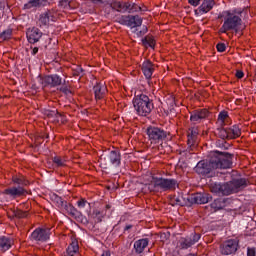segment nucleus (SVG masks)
Segmentation results:
<instances>
[{
	"label": "nucleus",
	"instance_id": "f257e3e1",
	"mask_svg": "<svg viewBox=\"0 0 256 256\" xmlns=\"http://www.w3.org/2000/svg\"><path fill=\"white\" fill-rule=\"evenodd\" d=\"M233 166V154L227 152H212L209 160H201L197 163L195 171L198 175L213 177L216 169H231Z\"/></svg>",
	"mask_w": 256,
	"mask_h": 256
},
{
	"label": "nucleus",
	"instance_id": "f03ea898",
	"mask_svg": "<svg viewBox=\"0 0 256 256\" xmlns=\"http://www.w3.org/2000/svg\"><path fill=\"white\" fill-rule=\"evenodd\" d=\"M241 11L239 12H231L224 11L220 15L222 19H224V23L220 28L221 33H227V31H235L239 33L245 29V25H243V20L241 19Z\"/></svg>",
	"mask_w": 256,
	"mask_h": 256
},
{
	"label": "nucleus",
	"instance_id": "7ed1b4c3",
	"mask_svg": "<svg viewBox=\"0 0 256 256\" xmlns=\"http://www.w3.org/2000/svg\"><path fill=\"white\" fill-rule=\"evenodd\" d=\"M247 186V180L245 178L234 179L224 184H212L211 191L216 195H231L237 193L241 189H245Z\"/></svg>",
	"mask_w": 256,
	"mask_h": 256
},
{
	"label": "nucleus",
	"instance_id": "20e7f679",
	"mask_svg": "<svg viewBox=\"0 0 256 256\" xmlns=\"http://www.w3.org/2000/svg\"><path fill=\"white\" fill-rule=\"evenodd\" d=\"M133 106L137 114L141 117H147L154 109L153 100H150L149 96L145 94H135Z\"/></svg>",
	"mask_w": 256,
	"mask_h": 256
},
{
	"label": "nucleus",
	"instance_id": "39448f33",
	"mask_svg": "<svg viewBox=\"0 0 256 256\" xmlns=\"http://www.w3.org/2000/svg\"><path fill=\"white\" fill-rule=\"evenodd\" d=\"M177 187L175 179L153 178L148 184L149 191H171Z\"/></svg>",
	"mask_w": 256,
	"mask_h": 256
},
{
	"label": "nucleus",
	"instance_id": "423d86ee",
	"mask_svg": "<svg viewBox=\"0 0 256 256\" xmlns=\"http://www.w3.org/2000/svg\"><path fill=\"white\" fill-rule=\"evenodd\" d=\"M100 161L104 169H107V165L119 167V165H121V154L119 153V151L112 150L109 152L108 155H101Z\"/></svg>",
	"mask_w": 256,
	"mask_h": 256
},
{
	"label": "nucleus",
	"instance_id": "0eeeda50",
	"mask_svg": "<svg viewBox=\"0 0 256 256\" xmlns=\"http://www.w3.org/2000/svg\"><path fill=\"white\" fill-rule=\"evenodd\" d=\"M147 135L151 143L157 144V143H163V141L167 139V135H169V133H167V131L161 128L149 127L147 129Z\"/></svg>",
	"mask_w": 256,
	"mask_h": 256
},
{
	"label": "nucleus",
	"instance_id": "6e6552de",
	"mask_svg": "<svg viewBox=\"0 0 256 256\" xmlns=\"http://www.w3.org/2000/svg\"><path fill=\"white\" fill-rule=\"evenodd\" d=\"M237 249H239V240L237 239L228 240L220 247L222 255H233V253H237Z\"/></svg>",
	"mask_w": 256,
	"mask_h": 256
},
{
	"label": "nucleus",
	"instance_id": "1a4fd4ad",
	"mask_svg": "<svg viewBox=\"0 0 256 256\" xmlns=\"http://www.w3.org/2000/svg\"><path fill=\"white\" fill-rule=\"evenodd\" d=\"M120 25H127V27H141L143 19L139 16H121L118 20Z\"/></svg>",
	"mask_w": 256,
	"mask_h": 256
},
{
	"label": "nucleus",
	"instance_id": "9d476101",
	"mask_svg": "<svg viewBox=\"0 0 256 256\" xmlns=\"http://www.w3.org/2000/svg\"><path fill=\"white\" fill-rule=\"evenodd\" d=\"M209 199H211L209 194L196 193V194L188 195L189 207L195 204L205 205V203H209Z\"/></svg>",
	"mask_w": 256,
	"mask_h": 256
},
{
	"label": "nucleus",
	"instance_id": "9b49d317",
	"mask_svg": "<svg viewBox=\"0 0 256 256\" xmlns=\"http://www.w3.org/2000/svg\"><path fill=\"white\" fill-rule=\"evenodd\" d=\"M49 237H51V230L49 228H37L31 234V239L34 241H48Z\"/></svg>",
	"mask_w": 256,
	"mask_h": 256
},
{
	"label": "nucleus",
	"instance_id": "f8f14e48",
	"mask_svg": "<svg viewBox=\"0 0 256 256\" xmlns=\"http://www.w3.org/2000/svg\"><path fill=\"white\" fill-rule=\"evenodd\" d=\"M62 84L63 79H61L57 74L48 75L42 79L43 87H59V85Z\"/></svg>",
	"mask_w": 256,
	"mask_h": 256
},
{
	"label": "nucleus",
	"instance_id": "ddd939ff",
	"mask_svg": "<svg viewBox=\"0 0 256 256\" xmlns=\"http://www.w3.org/2000/svg\"><path fill=\"white\" fill-rule=\"evenodd\" d=\"M199 239H201V234H194L190 237L181 238L179 240V247L180 249H189V247H193Z\"/></svg>",
	"mask_w": 256,
	"mask_h": 256
},
{
	"label": "nucleus",
	"instance_id": "4468645a",
	"mask_svg": "<svg viewBox=\"0 0 256 256\" xmlns=\"http://www.w3.org/2000/svg\"><path fill=\"white\" fill-rule=\"evenodd\" d=\"M213 7H215L214 0H204L203 3L194 11V13L197 15V17H199L201 15H205V13H209Z\"/></svg>",
	"mask_w": 256,
	"mask_h": 256
},
{
	"label": "nucleus",
	"instance_id": "2eb2a0df",
	"mask_svg": "<svg viewBox=\"0 0 256 256\" xmlns=\"http://www.w3.org/2000/svg\"><path fill=\"white\" fill-rule=\"evenodd\" d=\"M25 193H27V190H25L23 186L10 187L3 191L4 195H9V197H12V199H17V197H23Z\"/></svg>",
	"mask_w": 256,
	"mask_h": 256
},
{
	"label": "nucleus",
	"instance_id": "dca6fc26",
	"mask_svg": "<svg viewBox=\"0 0 256 256\" xmlns=\"http://www.w3.org/2000/svg\"><path fill=\"white\" fill-rule=\"evenodd\" d=\"M94 95L96 101H99L105 97L107 93V85H105V82L101 81L96 83V85L93 87Z\"/></svg>",
	"mask_w": 256,
	"mask_h": 256
},
{
	"label": "nucleus",
	"instance_id": "f3484780",
	"mask_svg": "<svg viewBox=\"0 0 256 256\" xmlns=\"http://www.w3.org/2000/svg\"><path fill=\"white\" fill-rule=\"evenodd\" d=\"M141 69L146 79H151V77H153V73L155 72V64L151 62V60H146L142 63Z\"/></svg>",
	"mask_w": 256,
	"mask_h": 256
},
{
	"label": "nucleus",
	"instance_id": "a211bd4d",
	"mask_svg": "<svg viewBox=\"0 0 256 256\" xmlns=\"http://www.w3.org/2000/svg\"><path fill=\"white\" fill-rule=\"evenodd\" d=\"M26 35L29 43H37L39 39H41L43 33L39 28H29Z\"/></svg>",
	"mask_w": 256,
	"mask_h": 256
},
{
	"label": "nucleus",
	"instance_id": "6ab92c4d",
	"mask_svg": "<svg viewBox=\"0 0 256 256\" xmlns=\"http://www.w3.org/2000/svg\"><path fill=\"white\" fill-rule=\"evenodd\" d=\"M208 115H209V111H207V109L195 110L191 114L190 120L192 121V123H200L201 120L206 119Z\"/></svg>",
	"mask_w": 256,
	"mask_h": 256
},
{
	"label": "nucleus",
	"instance_id": "aec40b11",
	"mask_svg": "<svg viewBox=\"0 0 256 256\" xmlns=\"http://www.w3.org/2000/svg\"><path fill=\"white\" fill-rule=\"evenodd\" d=\"M230 203L231 200L229 198H218L211 203V208L214 211H221V209H225Z\"/></svg>",
	"mask_w": 256,
	"mask_h": 256
},
{
	"label": "nucleus",
	"instance_id": "412c9836",
	"mask_svg": "<svg viewBox=\"0 0 256 256\" xmlns=\"http://www.w3.org/2000/svg\"><path fill=\"white\" fill-rule=\"evenodd\" d=\"M45 117H48V119H52L54 123H59V121L63 122V116L57 111V109L44 110Z\"/></svg>",
	"mask_w": 256,
	"mask_h": 256
},
{
	"label": "nucleus",
	"instance_id": "4be33fe9",
	"mask_svg": "<svg viewBox=\"0 0 256 256\" xmlns=\"http://www.w3.org/2000/svg\"><path fill=\"white\" fill-rule=\"evenodd\" d=\"M173 205H179L180 207H189V195L186 196H174L172 198Z\"/></svg>",
	"mask_w": 256,
	"mask_h": 256
},
{
	"label": "nucleus",
	"instance_id": "5701e85b",
	"mask_svg": "<svg viewBox=\"0 0 256 256\" xmlns=\"http://www.w3.org/2000/svg\"><path fill=\"white\" fill-rule=\"evenodd\" d=\"M147 245H149V239L143 238V239L137 240L134 243V249H135L136 253H143V251H145V248L147 247Z\"/></svg>",
	"mask_w": 256,
	"mask_h": 256
},
{
	"label": "nucleus",
	"instance_id": "b1692460",
	"mask_svg": "<svg viewBox=\"0 0 256 256\" xmlns=\"http://www.w3.org/2000/svg\"><path fill=\"white\" fill-rule=\"evenodd\" d=\"M111 7L119 13H127V2L114 1L111 3Z\"/></svg>",
	"mask_w": 256,
	"mask_h": 256
},
{
	"label": "nucleus",
	"instance_id": "393cba45",
	"mask_svg": "<svg viewBox=\"0 0 256 256\" xmlns=\"http://www.w3.org/2000/svg\"><path fill=\"white\" fill-rule=\"evenodd\" d=\"M228 129V139H237V137H241V129L238 128L237 125H234Z\"/></svg>",
	"mask_w": 256,
	"mask_h": 256
},
{
	"label": "nucleus",
	"instance_id": "a878e982",
	"mask_svg": "<svg viewBox=\"0 0 256 256\" xmlns=\"http://www.w3.org/2000/svg\"><path fill=\"white\" fill-rule=\"evenodd\" d=\"M47 3H49V0H29L24 7L25 9H32V7H41V5H47Z\"/></svg>",
	"mask_w": 256,
	"mask_h": 256
},
{
	"label": "nucleus",
	"instance_id": "bb28decb",
	"mask_svg": "<svg viewBox=\"0 0 256 256\" xmlns=\"http://www.w3.org/2000/svg\"><path fill=\"white\" fill-rule=\"evenodd\" d=\"M64 211L68 213L71 217H79L81 215V212H79L73 205L66 203L64 206Z\"/></svg>",
	"mask_w": 256,
	"mask_h": 256
},
{
	"label": "nucleus",
	"instance_id": "cd10ccee",
	"mask_svg": "<svg viewBox=\"0 0 256 256\" xmlns=\"http://www.w3.org/2000/svg\"><path fill=\"white\" fill-rule=\"evenodd\" d=\"M79 251V244L77 241H72V243L68 246L66 253L67 256H75L77 255V252Z\"/></svg>",
	"mask_w": 256,
	"mask_h": 256
},
{
	"label": "nucleus",
	"instance_id": "c85d7f7f",
	"mask_svg": "<svg viewBox=\"0 0 256 256\" xmlns=\"http://www.w3.org/2000/svg\"><path fill=\"white\" fill-rule=\"evenodd\" d=\"M11 240L9 238L6 237H1L0 238V251H9V249H11Z\"/></svg>",
	"mask_w": 256,
	"mask_h": 256
},
{
	"label": "nucleus",
	"instance_id": "c756f323",
	"mask_svg": "<svg viewBox=\"0 0 256 256\" xmlns=\"http://www.w3.org/2000/svg\"><path fill=\"white\" fill-rule=\"evenodd\" d=\"M49 21H51V12L46 11L40 15V18H39L40 26L49 25Z\"/></svg>",
	"mask_w": 256,
	"mask_h": 256
},
{
	"label": "nucleus",
	"instance_id": "7c9ffc66",
	"mask_svg": "<svg viewBox=\"0 0 256 256\" xmlns=\"http://www.w3.org/2000/svg\"><path fill=\"white\" fill-rule=\"evenodd\" d=\"M52 201L59 207V209H64L65 206L67 205V201L63 200L60 196L57 194L52 195Z\"/></svg>",
	"mask_w": 256,
	"mask_h": 256
},
{
	"label": "nucleus",
	"instance_id": "2f4dec72",
	"mask_svg": "<svg viewBox=\"0 0 256 256\" xmlns=\"http://www.w3.org/2000/svg\"><path fill=\"white\" fill-rule=\"evenodd\" d=\"M139 11H141V6H139L133 2H126V12L139 13Z\"/></svg>",
	"mask_w": 256,
	"mask_h": 256
},
{
	"label": "nucleus",
	"instance_id": "473e14b6",
	"mask_svg": "<svg viewBox=\"0 0 256 256\" xmlns=\"http://www.w3.org/2000/svg\"><path fill=\"white\" fill-rule=\"evenodd\" d=\"M13 183H15L16 185H19V187H25L27 185H29V181L25 180L24 177H17L14 176L12 178Z\"/></svg>",
	"mask_w": 256,
	"mask_h": 256
},
{
	"label": "nucleus",
	"instance_id": "72a5a7b5",
	"mask_svg": "<svg viewBox=\"0 0 256 256\" xmlns=\"http://www.w3.org/2000/svg\"><path fill=\"white\" fill-rule=\"evenodd\" d=\"M90 217L94 220V223H101L103 221V214L99 210H95Z\"/></svg>",
	"mask_w": 256,
	"mask_h": 256
},
{
	"label": "nucleus",
	"instance_id": "f704fd0d",
	"mask_svg": "<svg viewBox=\"0 0 256 256\" xmlns=\"http://www.w3.org/2000/svg\"><path fill=\"white\" fill-rule=\"evenodd\" d=\"M216 135L220 137V139H229V132L227 128H219L216 131Z\"/></svg>",
	"mask_w": 256,
	"mask_h": 256
},
{
	"label": "nucleus",
	"instance_id": "c9c22d12",
	"mask_svg": "<svg viewBox=\"0 0 256 256\" xmlns=\"http://www.w3.org/2000/svg\"><path fill=\"white\" fill-rule=\"evenodd\" d=\"M142 43L145 47H155V39H153V36H146L142 39Z\"/></svg>",
	"mask_w": 256,
	"mask_h": 256
},
{
	"label": "nucleus",
	"instance_id": "e433bc0d",
	"mask_svg": "<svg viewBox=\"0 0 256 256\" xmlns=\"http://www.w3.org/2000/svg\"><path fill=\"white\" fill-rule=\"evenodd\" d=\"M53 163L57 166V167H65V163L66 160L60 156H56L53 158Z\"/></svg>",
	"mask_w": 256,
	"mask_h": 256
},
{
	"label": "nucleus",
	"instance_id": "4c0bfd02",
	"mask_svg": "<svg viewBox=\"0 0 256 256\" xmlns=\"http://www.w3.org/2000/svg\"><path fill=\"white\" fill-rule=\"evenodd\" d=\"M11 35H13V31L11 29H7L0 34V37L4 41H7V39H11Z\"/></svg>",
	"mask_w": 256,
	"mask_h": 256
},
{
	"label": "nucleus",
	"instance_id": "58836bf2",
	"mask_svg": "<svg viewBox=\"0 0 256 256\" xmlns=\"http://www.w3.org/2000/svg\"><path fill=\"white\" fill-rule=\"evenodd\" d=\"M14 215L18 219H25V217H27V215H29V213L27 211L16 210V211H14Z\"/></svg>",
	"mask_w": 256,
	"mask_h": 256
},
{
	"label": "nucleus",
	"instance_id": "ea45409f",
	"mask_svg": "<svg viewBox=\"0 0 256 256\" xmlns=\"http://www.w3.org/2000/svg\"><path fill=\"white\" fill-rule=\"evenodd\" d=\"M187 143L188 146L195 147V145H197V138H195V136H191V133H188Z\"/></svg>",
	"mask_w": 256,
	"mask_h": 256
},
{
	"label": "nucleus",
	"instance_id": "a19ab883",
	"mask_svg": "<svg viewBox=\"0 0 256 256\" xmlns=\"http://www.w3.org/2000/svg\"><path fill=\"white\" fill-rule=\"evenodd\" d=\"M89 205V202L85 200V198H81L80 200L77 201V206L79 209H85Z\"/></svg>",
	"mask_w": 256,
	"mask_h": 256
},
{
	"label": "nucleus",
	"instance_id": "79ce46f5",
	"mask_svg": "<svg viewBox=\"0 0 256 256\" xmlns=\"http://www.w3.org/2000/svg\"><path fill=\"white\" fill-rule=\"evenodd\" d=\"M227 117H229V114H227L226 111L220 112L218 116V121H220L221 123H225V119H227Z\"/></svg>",
	"mask_w": 256,
	"mask_h": 256
},
{
	"label": "nucleus",
	"instance_id": "37998d69",
	"mask_svg": "<svg viewBox=\"0 0 256 256\" xmlns=\"http://www.w3.org/2000/svg\"><path fill=\"white\" fill-rule=\"evenodd\" d=\"M60 91L64 93V95H71V90L69 89V86L65 84L60 88Z\"/></svg>",
	"mask_w": 256,
	"mask_h": 256
},
{
	"label": "nucleus",
	"instance_id": "c03bdc74",
	"mask_svg": "<svg viewBox=\"0 0 256 256\" xmlns=\"http://www.w3.org/2000/svg\"><path fill=\"white\" fill-rule=\"evenodd\" d=\"M188 133H190V136L195 137L197 139V135H199V131L197 128L189 129Z\"/></svg>",
	"mask_w": 256,
	"mask_h": 256
},
{
	"label": "nucleus",
	"instance_id": "a18cd8bd",
	"mask_svg": "<svg viewBox=\"0 0 256 256\" xmlns=\"http://www.w3.org/2000/svg\"><path fill=\"white\" fill-rule=\"evenodd\" d=\"M216 49H217V51H219V53H223L226 49V46L223 43H218L216 46Z\"/></svg>",
	"mask_w": 256,
	"mask_h": 256
},
{
	"label": "nucleus",
	"instance_id": "49530a36",
	"mask_svg": "<svg viewBox=\"0 0 256 256\" xmlns=\"http://www.w3.org/2000/svg\"><path fill=\"white\" fill-rule=\"evenodd\" d=\"M255 255H256L255 248H248L247 249V256H255Z\"/></svg>",
	"mask_w": 256,
	"mask_h": 256
},
{
	"label": "nucleus",
	"instance_id": "de8ad7c7",
	"mask_svg": "<svg viewBox=\"0 0 256 256\" xmlns=\"http://www.w3.org/2000/svg\"><path fill=\"white\" fill-rule=\"evenodd\" d=\"M201 0H188V3L190 5H193V7H197V5H199Z\"/></svg>",
	"mask_w": 256,
	"mask_h": 256
},
{
	"label": "nucleus",
	"instance_id": "09e8293b",
	"mask_svg": "<svg viewBox=\"0 0 256 256\" xmlns=\"http://www.w3.org/2000/svg\"><path fill=\"white\" fill-rule=\"evenodd\" d=\"M244 76H245V74L243 73V71L237 70V72H236L237 79H243Z\"/></svg>",
	"mask_w": 256,
	"mask_h": 256
},
{
	"label": "nucleus",
	"instance_id": "8fccbe9b",
	"mask_svg": "<svg viewBox=\"0 0 256 256\" xmlns=\"http://www.w3.org/2000/svg\"><path fill=\"white\" fill-rule=\"evenodd\" d=\"M37 53H39V48L34 47L32 50V55H37Z\"/></svg>",
	"mask_w": 256,
	"mask_h": 256
},
{
	"label": "nucleus",
	"instance_id": "3c124183",
	"mask_svg": "<svg viewBox=\"0 0 256 256\" xmlns=\"http://www.w3.org/2000/svg\"><path fill=\"white\" fill-rule=\"evenodd\" d=\"M101 256H111V252L110 251H105L102 253Z\"/></svg>",
	"mask_w": 256,
	"mask_h": 256
},
{
	"label": "nucleus",
	"instance_id": "603ef678",
	"mask_svg": "<svg viewBox=\"0 0 256 256\" xmlns=\"http://www.w3.org/2000/svg\"><path fill=\"white\" fill-rule=\"evenodd\" d=\"M129 229H133V225H127V226L124 228V231H129Z\"/></svg>",
	"mask_w": 256,
	"mask_h": 256
},
{
	"label": "nucleus",
	"instance_id": "864d4df0",
	"mask_svg": "<svg viewBox=\"0 0 256 256\" xmlns=\"http://www.w3.org/2000/svg\"><path fill=\"white\" fill-rule=\"evenodd\" d=\"M100 3H103V0H98Z\"/></svg>",
	"mask_w": 256,
	"mask_h": 256
}]
</instances>
